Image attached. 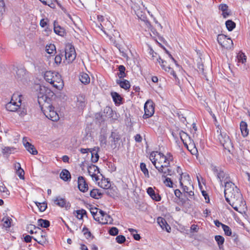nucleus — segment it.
Segmentation results:
<instances>
[{
	"mask_svg": "<svg viewBox=\"0 0 250 250\" xmlns=\"http://www.w3.org/2000/svg\"><path fill=\"white\" fill-rule=\"evenodd\" d=\"M224 193L227 202L234 209L242 213L246 203L237 187L232 182L227 181L225 185Z\"/></svg>",
	"mask_w": 250,
	"mask_h": 250,
	"instance_id": "1",
	"label": "nucleus"
},
{
	"mask_svg": "<svg viewBox=\"0 0 250 250\" xmlns=\"http://www.w3.org/2000/svg\"><path fill=\"white\" fill-rule=\"evenodd\" d=\"M54 93L49 89L46 90V94L40 93L38 96V101L44 115L50 120L58 121L60 117L55 110L51 103V98L54 96Z\"/></svg>",
	"mask_w": 250,
	"mask_h": 250,
	"instance_id": "2",
	"label": "nucleus"
},
{
	"mask_svg": "<svg viewBox=\"0 0 250 250\" xmlns=\"http://www.w3.org/2000/svg\"><path fill=\"white\" fill-rule=\"evenodd\" d=\"M149 159L156 168L170 165V162L173 160V156L170 153L164 155L162 153L158 152H151Z\"/></svg>",
	"mask_w": 250,
	"mask_h": 250,
	"instance_id": "3",
	"label": "nucleus"
},
{
	"mask_svg": "<svg viewBox=\"0 0 250 250\" xmlns=\"http://www.w3.org/2000/svg\"><path fill=\"white\" fill-rule=\"evenodd\" d=\"M216 139L223 146L224 148L230 152L233 150L232 143L229 136L224 132H222L221 126L217 125Z\"/></svg>",
	"mask_w": 250,
	"mask_h": 250,
	"instance_id": "4",
	"label": "nucleus"
},
{
	"mask_svg": "<svg viewBox=\"0 0 250 250\" xmlns=\"http://www.w3.org/2000/svg\"><path fill=\"white\" fill-rule=\"evenodd\" d=\"M31 228H34L35 235L33 236V239L41 245H43L47 241L46 232L39 228H37L34 225L30 226Z\"/></svg>",
	"mask_w": 250,
	"mask_h": 250,
	"instance_id": "5",
	"label": "nucleus"
},
{
	"mask_svg": "<svg viewBox=\"0 0 250 250\" xmlns=\"http://www.w3.org/2000/svg\"><path fill=\"white\" fill-rule=\"evenodd\" d=\"M211 167L212 170L217 176V178L219 180L222 186L223 181H224L225 183L227 181L229 182L228 175L226 173L222 168L213 166H212Z\"/></svg>",
	"mask_w": 250,
	"mask_h": 250,
	"instance_id": "6",
	"label": "nucleus"
},
{
	"mask_svg": "<svg viewBox=\"0 0 250 250\" xmlns=\"http://www.w3.org/2000/svg\"><path fill=\"white\" fill-rule=\"evenodd\" d=\"M218 43L223 48L231 49L233 47L232 41L223 34H219L217 36Z\"/></svg>",
	"mask_w": 250,
	"mask_h": 250,
	"instance_id": "7",
	"label": "nucleus"
},
{
	"mask_svg": "<svg viewBox=\"0 0 250 250\" xmlns=\"http://www.w3.org/2000/svg\"><path fill=\"white\" fill-rule=\"evenodd\" d=\"M145 114L143 115L144 119H147L151 117L154 113V107L152 101L148 100L144 105Z\"/></svg>",
	"mask_w": 250,
	"mask_h": 250,
	"instance_id": "8",
	"label": "nucleus"
},
{
	"mask_svg": "<svg viewBox=\"0 0 250 250\" xmlns=\"http://www.w3.org/2000/svg\"><path fill=\"white\" fill-rule=\"evenodd\" d=\"M99 218H96L99 223L102 224H112L113 219L110 215L102 210H99Z\"/></svg>",
	"mask_w": 250,
	"mask_h": 250,
	"instance_id": "9",
	"label": "nucleus"
},
{
	"mask_svg": "<svg viewBox=\"0 0 250 250\" xmlns=\"http://www.w3.org/2000/svg\"><path fill=\"white\" fill-rule=\"evenodd\" d=\"M76 54L74 47L67 46L65 49V58L68 63L72 62L76 58Z\"/></svg>",
	"mask_w": 250,
	"mask_h": 250,
	"instance_id": "10",
	"label": "nucleus"
},
{
	"mask_svg": "<svg viewBox=\"0 0 250 250\" xmlns=\"http://www.w3.org/2000/svg\"><path fill=\"white\" fill-rule=\"evenodd\" d=\"M88 174L92 177L93 180L98 182L99 180L98 174L100 173L98 167L91 165L87 167Z\"/></svg>",
	"mask_w": 250,
	"mask_h": 250,
	"instance_id": "11",
	"label": "nucleus"
},
{
	"mask_svg": "<svg viewBox=\"0 0 250 250\" xmlns=\"http://www.w3.org/2000/svg\"><path fill=\"white\" fill-rule=\"evenodd\" d=\"M14 96H13L12 98V100L10 102L8 103L6 105V109L12 112H15L18 110L19 108V106L21 105V100L19 99L18 102L14 101Z\"/></svg>",
	"mask_w": 250,
	"mask_h": 250,
	"instance_id": "12",
	"label": "nucleus"
},
{
	"mask_svg": "<svg viewBox=\"0 0 250 250\" xmlns=\"http://www.w3.org/2000/svg\"><path fill=\"white\" fill-rule=\"evenodd\" d=\"M46 82L53 87L58 90H61L64 86L62 79H46Z\"/></svg>",
	"mask_w": 250,
	"mask_h": 250,
	"instance_id": "13",
	"label": "nucleus"
},
{
	"mask_svg": "<svg viewBox=\"0 0 250 250\" xmlns=\"http://www.w3.org/2000/svg\"><path fill=\"white\" fill-rule=\"evenodd\" d=\"M157 60L163 69H164L166 71L169 73L173 77L175 78L176 77V73L174 70L169 66V65L167 64L166 61L162 59L160 57L158 59H157Z\"/></svg>",
	"mask_w": 250,
	"mask_h": 250,
	"instance_id": "14",
	"label": "nucleus"
},
{
	"mask_svg": "<svg viewBox=\"0 0 250 250\" xmlns=\"http://www.w3.org/2000/svg\"><path fill=\"white\" fill-rule=\"evenodd\" d=\"M159 173L162 174L163 178H166L167 176H171L173 174V171L171 168L170 166H165L163 167L156 168Z\"/></svg>",
	"mask_w": 250,
	"mask_h": 250,
	"instance_id": "15",
	"label": "nucleus"
},
{
	"mask_svg": "<svg viewBox=\"0 0 250 250\" xmlns=\"http://www.w3.org/2000/svg\"><path fill=\"white\" fill-rule=\"evenodd\" d=\"M22 143L26 150L31 154L33 155H36L38 154V151L36 150L34 146L29 143L25 137L23 138Z\"/></svg>",
	"mask_w": 250,
	"mask_h": 250,
	"instance_id": "16",
	"label": "nucleus"
},
{
	"mask_svg": "<svg viewBox=\"0 0 250 250\" xmlns=\"http://www.w3.org/2000/svg\"><path fill=\"white\" fill-rule=\"evenodd\" d=\"M179 135L185 146L188 149V145H190L191 144V141H192L190 137L187 133L183 131H181L179 132Z\"/></svg>",
	"mask_w": 250,
	"mask_h": 250,
	"instance_id": "17",
	"label": "nucleus"
},
{
	"mask_svg": "<svg viewBox=\"0 0 250 250\" xmlns=\"http://www.w3.org/2000/svg\"><path fill=\"white\" fill-rule=\"evenodd\" d=\"M78 185V188L81 191L84 192L88 190V185L83 177H79Z\"/></svg>",
	"mask_w": 250,
	"mask_h": 250,
	"instance_id": "18",
	"label": "nucleus"
},
{
	"mask_svg": "<svg viewBox=\"0 0 250 250\" xmlns=\"http://www.w3.org/2000/svg\"><path fill=\"white\" fill-rule=\"evenodd\" d=\"M13 73L14 74L16 73L15 77H17V78H22L28 77L26 71L24 68H14L13 69Z\"/></svg>",
	"mask_w": 250,
	"mask_h": 250,
	"instance_id": "19",
	"label": "nucleus"
},
{
	"mask_svg": "<svg viewBox=\"0 0 250 250\" xmlns=\"http://www.w3.org/2000/svg\"><path fill=\"white\" fill-rule=\"evenodd\" d=\"M157 223L160 225L161 228L163 230H166L167 232H169L171 230V228L167 223L165 219L162 217H159L157 218Z\"/></svg>",
	"mask_w": 250,
	"mask_h": 250,
	"instance_id": "20",
	"label": "nucleus"
},
{
	"mask_svg": "<svg viewBox=\"0 0 250 250\" xmlns=\"http://www.w3.org/2000/svg\"><path fill=\"white\" fill-rule=\"evenodd\" d=\"M86 104V100L84 95L80 94L77 97V106L81 109L83 108Z\"/></svg>",
	"mask_w": 250,
	"mask_h": 250,
	"instance_id": "21",
	"label": "nucleus"
},
{
	"mask_svg": "<svg viewBox=\"0 0 250 250\" xmlns=\"http://www.w3.org/2000/svg\"><path fill=\"white\" fill-rule=\"evenodd\" d=\"M103 32L106 34L107 36L109 37L110 41L113 43V44L115 45L116 42V38H119L120 37V34L119 32L115 30H113V33H112V36L109 34V33H107L105 31L103 30Z\"/></svg>",
	"mask_w": 250,
	"mask_h": 250,
	"instance_id": "22",
	"label": "nucleus"
},
{
	"mask_svg": "<svg viewBox=\"0 0 250 250\" xmlns=\"http://www.w3.org/2000/svg\"><path fill=\"white\" fill-rule=\"evenodd\" d=\"M54 202L57 205L60 207H65L66 209H68L70 207V204L69 203H66L65 200L63 198H57Z\"/></svg>",
	"mask_w": 250,
	"mask_h": 250,
	"instance_id": "23",
	"label": "nucleus"
},
{
	"mask_svg": "<svg viewBox=\"0 0 250 250\" xmlns=\"http://www.w3.org/2000/svg\"><path fill=\"white\" fill-rule=\"evenodd\" d=\"M99 149V147H95L91 148V150H90V152L91 153V161L93 163H96L99 160V156L98 154Z\"/></svg>",
	"mask_w": 250,
	"mask_h": 250,
	"instance_id": "24",
	"label": "nucleus"
},
{
	"mask_svg": "<svg viewBox=\"0 0 250 250\" xmlns=\"http://www.w3.org/2000/svg\"><path fill=\"white\" fill-rule=\"evenodd\" d=\"M117 83L125 90L128 89L130 87V83L125 79H117Z\"/></svg>",
	"mask_w": 250,
	"mask_h": 250,
	"instance_id": "25",
	"label": "nucleus"
},
{
	"mask_svg": "<svg viewBox=\"0 0 250 250\" xmlns=\"http://www.w3.org/2000/svg\"><path fill=\"white\" fill-rule=\"evenodd\" d=\"M54 31L56 34L61 36H63L64 34V28L61 27L56 21L54 22Z\"/></svg>",
	"mask_w": 250,
	"mask_h": 250,
	"instance_id": "26",
	"label": "nucleus"
},
{
	"mask_svg": "<svg viewBox=\"0 0 250 250\" xmlns=\"http://www.w3.org/2000/svg\"><path fill=\"white\" fill-rule=\"evenodd\" d=\"M98 186L101 188L108 189L111 187L109 181L107 179L102 178L100 181L97 182Z\"/></svg>",
	"mask_w": 250,
	"mask_h": 250,
	"instance_id": "27",
	"label": "nucleus"
},
{
	"mask_svg": "<svg viewBox=\"0 0 250 250\" xmlns=\"http://www.w3.org/2000/svg\"><path fill=\"white\" fill-rule=\"evenodd\" d=\"M147 193L153 200H155L156 201H160V196L158 194H156L154 190L151 187H149L147 188Z\"/></svg>",
	"mask_w": 250,
	"mask_h": 250,
	"instance_id": "28",
	"label": "nucleus"
},
{
	"mask_svg": "<svg viewBox=\"0 0 250 250\" xmlns=\"http://www.w3.org/2000/svg\"><path fill=\"white\" fill-rule=\"evenodd\" d=\"M240 127L242 135L244 137L247 136L249 134V130L247 123L244 121H241L240 124Z\"/></svg>",
	"mask_w": 250,
	"mask_h": 250,
	"instance_id": "29",
	"label": "nucleus"
},
{
	"mask_svg": "<svg viewBox=\"0 0 250 250\" xmlns=\"http://www.w3.org/2000/svg\"><path fill=\"white\" fill-rule=\"evenodd\" d=\"M45 5H48L52 8H55V3H57L58 5L60 6L61 9L63 10V8L62 6V5L59 3L57 0H44V1L42 2Z\"/></svg>",
	"mask_w": 250,
	"mask_h": 250,
	"instance_id": "30",
	"label": "nucleus"
},
{
	"mask_svg": "<svg viewBox=\"0 0 250 250\" xmlns=\"http://www.w3.org/2000/svg\"><path fill=\"white\" fill-rule=\"evenodd\" d=\"M60 77V74L56 71H47L44 73V78H58Z\"/></svg>",
	"mask_w": 250,
	"mask_h": 250,
	"instance_id": "31",
	"label": "nucleus"
},
{
	"mask_svg": "<svg viewBox=\"0 0 250 250\" xmlns=\"http://www.w3.org/2000/svg\"><path fill=\"white\" fill-rule=\"evenodd\" d=\"M197 71L199 73V77L201 78H204L207 77V72L204 71V65L202 63L198 64Z\"/></svg>",
	"mask_w": 250,
	"mask_h": 250,
	"instance_id": "32",
	"label": "nucleus"
},
{
	"mask_svg": "<svg viewBox=\"0 0 250 250\" xmlns=\"http://www.w3.org/2000/svg\"><path fill=\"white\" fill-rule=\"evenodd\" d=\"M60 178L64 181H67L71 178V175L68 170L63 169L60 174Z\"/></svg>",
	"mask_w": 250,
	"mask_h": 250,
	"instance_id": "33",
	"label": "nucleus"
},
{
	"mask_svg": "<svg viewBox=\"0 0 250 250\" xmlns=\"http://www.w3.org/2000/svg\"><path fill=\"white\" fill-rule=\"evenodd\" d=\"M112 138L111 142L114 143V145L116 146V143L120 140V135L118 133L112 132L110 136Z\"/></svg>",
	"mask_w": 250,
	"mask_h": 250,
	"instance_id": "34",
	"label": "nucleus"
},
{
	"mask_svg": "<svg viewBox=\"0 0 250 250\" xmlns=\"http://www.w3.org/2000/svg\"><path fill=\"white\" fill-rule=\"evenodd\" d=\"M111 96L113 101L116 104H120L122 101V97L121 96L116 92H112L111 93Z\"/></svg>",
	"mask_w": 250,
	"mask_h": 250,
	"instance_id": "35",
	"label": "nucleus"
},
{
	"mask_svg": "<svg viewBox=\"0 0 250 250\" xmlns=\"http://www.w3.org/2000/svg\"><path fill=\"white\" fill-rule=\"evenodd\" d=\"M38 225L41 227L47 228L49 226L50 222L47 220L40 219L38 220Z\"/></svg>",
	"mask_w": 250,
	"mask_h": 250,
	"instance_id": "36",
	"label": "nucleus"
},
{
	"mask_svg": "<svg viewBox=\"0 0 250 250\" xmlns=\"http://www.w3.org/2000/svg\"><path fill=\"white\" fill-rule=\"evenodd\" d=\"M118 71L119 72L118 73V75L119 78H124V77H126L125 73V68L124 65H119L118 67Z\"/></svg>",
	"mask_w": 250,
	"mask_h": 250,
	"instance_id": "37",
	"label": "nucleus"
},
{
	"mask_svg": "<svg viewBox=\"0 0 250 250\" xmlns=\"http://www.w3.org/2000/svg\"><path fill=\"white\" fill-rule=\"evenodd\" d=\"M226 26L227 29L231 31L235 27L236 24L231 20H228L226 21Z\"/></svg>",
	"mask_w": 250,
	"mask_h": 250,
	"instance_id": "38",
	"label": "nucleus"
},
{
	"mask_svg": "<svg viewBox=\"0 0 250 250\" xmlns=\"http://www.w3.org/2000/svg\"><path fill=\"white\" fill-rule=\"evenodd\" d=\"M177 169H177V172L180 175V177L179 178L180 185H181V186H182L183 187V190H184V192H185L186 193L188 192V191H189L188 188L187 186H184L183 183L181 182V179H182V171H181V169L179 167H178Z\"/></svg>",
	"mask_w": 250,
	"mask_h": 250,
	"instance_id": "39",
	"label": "nucleus"
},
{
	"mask_svg": "<svg viewBox=\"0 0 250 250\" xmlns=\"http://www.w3.org/2000/svg\"><path fill=\"white\" fill-rule=\"evenodd\" d=\"M90 195L92 198L98 199L101 197L102 194L98 189H93L90 191Z\"/></svg>",
	"mask_w": 250,
	"mask_h": 250,
	"instance_id": "40",
	"label": "nucleus"
},
{
	"mask_svg": "<svg viewBox=\"0 0 250 250\" xmlns=\"http://www.w3.org/2000/svg\"><path fill=\"white\" fill-rule=\"evenodd\" d=\"M35 203L41 212L45 211L47 208V204L45 202L39 203L38 202H35Z\"/></svg>",
	"mask_w": 250,
	"mask_h": 250,
	"instance_id": "41",
	"label": "nucleus"
},
{
	"mask_svg": "<svg viewBox=\"0 0 250 250\" xmlns=\"http://www.w3.org/2000/svg\"><path fill=\"white\" fill-rule=\"evenodd\" d=\"M140 168H141V171L143 172V173L145 175V176L147 178H149V172H148L147 168H146V165L144 163H141L140 164Z\"/></svg>",
	"mask_w": 250,
	"mask_h": 250,
	"instance_id": "42",
	"label": "nucleus"
},
{
	"mask_svg": "<svg viewBox=\"0 0 250 250\" xmlns=\"http://www.w3.org/2000/svg\"><path fill=\"white\" fill-rule=\"evenodd\" d=\"M45 51L48 54H53L56 51V47L53 44L46 45L45 47Z\"/></svg>",
	"mask_w": 250,
	"mask_h": 250,
	"instance_id": "43",
	"label": "nucleus"
},
{
	"mask_svg": "<svg viewBox=\"0 0 250 250\" xmlns=\"http://www.w3.org/2000/svg\"><path fill=\"white\" fill-rule=\"evenodd\" d=\"M237 58L238 62L244 63L246 61V57L243 53H239L238 54Z\"/></svg>",
	"mask_w": 250,
	"mask_h": 250,
	"instance_id": "44",
	"label": "nucleus"
},
{
	"mask_svg": "<svg viewBox=\"0 0 250 250\" xmlns=\"http://www.w3.org/2000/svg\"><path fill=\"white\" fill-rule=\"evenodd\" d=\"M215 240L217 242V244L220 249L221 246L223 245L224 243V237L221 235H216L215 236Z\"/></svg>",
	"mask_w": 250,
	"mask_h": 250,
	"instance_id": "45",
	"label": "nucleus"
},
{
	"mask_svg": "<svg viewBox=\"0 0 250 250\" xmlns=\"http://www.w3.org/2000/svg\"><path fill=\"white\" fill-rule=\"evenodd\" d=\"M17 112L21 117H23L26 114V109L24 108V107L22 106L21 105L19 106V108H18Z\"/></svg>",
	"mask_w": 250,
	"mask_h": 250,
	"instance_id": "46",
	"label": "nucleus"
},
{
	"mask_svg": "<svg viewBox=\"0 0 250 250\" xmlns=\"http://www.w3.org/2000/svg\"><path fill=\"white\" fill-rule=\"evenodd\" d=\"M76 217L79 219H82L83 217V215L86 214V212L84 209H81V210H77L76 211Z\"/></svg>",
	"mask_w": 250,
	"mask_h": 250,
	"instance_id": "47",
	"label": "nucleus"
},
{
	"mask_svg": "<svg viewBox=\"0 0 250 250\" xmlns=\"http://www.w3.org/2000/svg\"><path fill=\"white\" fill-rule=\"evenodd\" d=\"M115 46L119 49L120 52L122 56L126 59L127 61L128 59V57L127 54L121 48V45L118 43H116Z\"/></svg>",
	"mask_w": 250,
	"mask_h": 250,
	"instance_id": "48",
	"label": "nucleus"
},
{
	"mask_svg": "<svg viewBox=\"0 0 250 250\" xmlns=\"http://www.w3.org/2000/svg\"><path fill=\"white\" fill-rule=\"evenodd\" d=\"M11 219L8 217H4L2 219V222H3V226L4 227L9 228L11 226Z\"/></svg>",
	"mask_w": 250,
	"mask_h": 250,
	"instance_id": "49",
	"label": "nucleus"
},
{
	"mask_svg": "<svg viewBox=\"0 0 250 250\" xmlns=\"http://www.w3.org/2000/svg\"><path fill=\"white\" fill-rule=\"evenodd\" d=\"M99 211L98 209L97 208H91L90 212L91 214L93 215V217L94 219L97 221V219L96 218H99Z\"/></svg>",
	"mask_w": 250,
	"mask_h": 250,
	"instance_id": "50",
	"label": "nucleus"
},
{
	"mask_svg": "<svg viewBox=\"0 0 250 250\" xmlns=\"http://www.w3.org/2000/svg\"><path fill=\"white\" fill-rule=\"evenodd\" d=\"M94 78V76L89 72H88V74L84 73V72H81L80 73L79 78Z\"/></svg>",
	"mask_w": 250,
	"mask_h": 250,
	"instance_id": "51",
	"label": "nucleus"
},
{
	"mask_svg": "<svg viewBox=\"0 0 250 250\" xmlns=\"http://www.w3.org/2000/svg\"><path fill=\"white\" fill-rule=\"evenodd\" d=\"M0 191L2 193L3 196L7 197L9 195V191L4 186H0Z\"/></svg>",
	"mask_w": 250,
	"mask_h": 250,
	"instance_id": "52",
	"label": "nucleus"
},
{
	"mask_svg": "<svg viewBox=\"0 0 250 250\" xmlns=\"http://www.w3.org/2000/svg\"><path fill=\"white\" fill-rule=\"evenodd\" d=\"M222 228L226 235L230 236L231 235V230L229 227L226 225H222Z\"/></svg>",
	"mask_w": 250,
	"mask_h": 250,
	"instance_id": "53",
	"label": "nucleus"
},
{
	"mask_svg": "<svg viewBox=\"0 0 250 250\" xmlns=\"http://www.w3.org/2000/svg\"><path fill=\"white\" fill-rule=\"evenodd\" d=\"M62 57L63 55L62 54H59L56 56L54 58V61L57 65H59L61 63Z\"/></svg>",
	"mask_w": 250,
	"mask_h": 250,
	"instance_id": "54",
	"label": "nucleus"
},
{
	"mask_svg": "<svg viewBox=\"0 0 250 250\" xmlns=\"http://www.w3.org/2000/svg\"><path fill=\"white\" fill-rule=\"evenodd\" d=\"M118 229L116 227H112L109 231V233L112 236H115L118 233Z\"/></svg>",
	"mask_w": 250,
	"mask_h": 250,
	"instance_id": "55",
	"label": "nucleus"
},
{
	"mask_svg": "<svg viewBox=\"0 0 250 250\" xmlns=\"http://www.w3.org/2000/svg\"><path fill=\"white\" fill-rule=\"evenodd\" d=\"M191 147H192L191 149H189V148L188 147V149L190 152V153L192 155H196L198 154V150L196 147L195 146L194 144H191Z\"/></svg>",
	"mask_w": 250,
	"mask_h": 250,
	"instance_id": "56",
	"label": "nucleus"
},
{
	"mask_svg": "<svg viewBox=\"0 0 250 250\" xmlns=\"http://www.w3.org/2000/svg\"><path fill=\"white\" fill-rule=\"evenodd\" d=\"M165 178V179L164 181V183L166 185V186L169 187H172L173 183L171 180V179L167 177Z\"/></svg>",
	"mask_w": 250,
	"mask_h": 250,
	"instance_id": "57",
	"label": "nucleus"
},
{
	"mask_svg": "<svg viewBox=\"0 0 250 250\" xmlns=\"http://www.w3.org/2000/svg\"><path fill=\"white\" fill-rule=\"evenodd\" d=\"M116 240L118 243L122 244L125 241V238L124 236L120 235L117 236Z\"/></svg>",
	"mask_w": 250,
	"mask_h": 250,
	"instance_id": "58",
	"label": "nucleus"
},
{
	"mask_svg": "<svg viewBox=\"0 0 250 250\" xmlns=\"http://www.w3.org/2000/svg\"><path fill=\"white\" fill-rule=\"evenodd\" d=\"M83 235L85 236V237L86 238H89L91 235V232L88 230V229H87L86 228H84L83 229Z\"/></svg>",
	"mask_w": 250,
	"mask_h": 250,
	"instance_id": "59",
	"label": "nucleus"
},
{
	"mask_svg": "<svg viewBox=\"0 0 250 250\" xmlns=\"http://www.w3.org/2000/svg\"><path fill=\"white\" fill-rule=\"evenodd\" d=\"M17 174H18L20 179H24V172L22 168H20V169H17Z\"/></svg>",
	"mask_w": 250,
	"mask_h": 250,
	"instance_id": "60",
	"label": "nucleus"
},
{
	"mask_svg": "<svg viewBox=\"0 0 250 250\" xmlns=\"http://www.w3.org/2000/svg\"><path fill=\"white\" fill-rule=\"evenodd\" d=\"M5 11V5L3 0H0V15Z\"/></svg>",
	"mask_w": 250,
	"mask_h": 250,
	"instance_id": "61",
	"label": "nucleus"
},
{
	"mask_svg": "<svg viewBox=\"0 0 250 250\" xmlns=\"http://www.w3.org/2000/svg\"><path fill=\"white\" fill-rule=\"evenodd\" d=\"M219 8L222 12L227 11L228 10V6L226 4H221Z\"/></svg>",
	"mask_w": 250,
	"mask_h": 250,
	"instance_id": "62",
	"label": "nucleus"
},
{
	"mask_svg": "<svg viewBox=\"0 0 250 250\" xmlns=\"http://www.w3.org/2000/svg\"><path fill=\"white\" fill-rule=\"evenodd\" d=\"M160 45H161V46L164 49V50L165 51L166 53L168 55L169 57L171 59L172 61L173 62H174V63H176V61H175V60L173 58V57L172 56V55L170 54V53L168 51H167L166 48H165L164 46H163L161 44H160Z\"/></svg>",
	"mask_w": 250,
	"mask_h": 250,
	"instance_id": "63",
	"label": "nucleus"
},
{
	"mask_svg": "<svg viewBox=\"0 0 250 250\" xmlns=\"http://www.w3.org/2000/svg\"><path fill=\"white\" fill-rule=\"evenodd\" d=\"M32 238H33L32 236L27 235L24 237V239L25 242L29 243L31 241Z\"/></svg>",
	"mask_w": 250,
	"mask_h": 250,
	"instance_id": "64",
	"label": "nucleus"
}]
</instances>
